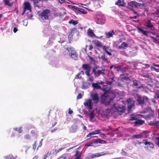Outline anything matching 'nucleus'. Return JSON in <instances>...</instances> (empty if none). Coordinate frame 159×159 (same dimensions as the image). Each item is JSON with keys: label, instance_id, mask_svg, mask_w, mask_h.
I'll list each match as a JSON object with an SVG mask.
<instances>
[{"label": "nucleus", "instance_id": "f257e3e1", "mask_svg": "<svg viewBox=\"0 0 159 159\" xmlns=\"http://www.w3.org/2000/svg\"><path fill=\"white\" fill-rule=\"evenodd\" d=\"M69 52L70 57L73 60H77L78 58V55L74 50V48L72 47H67L66 48Z\"/></svg>", "mask_w": 159, "mask_h": 159}, {"label": "nucleus", "instance_id": "f03ea898", "mask_svg": "<svg viewBox=\"0 0 159 159\" xmlns=\"http://www.w3.org/2000/svg\"><path fill=\"white\" fill-rule=\"evenodd\" d=\"M104 84V82L101 81L96 83H92V86L94 89H101L102 91H105L106 90L107 87Z\"/></svg>", "mask_w": 159, "mask_h": 159}, {"label": "nucleus", "instance_id": "7ed1b4c3", "mask_svg": "<svg viewBox=\"0 0 159 159\" xmlns=\"http://www.w3.org/2000/svg\"><path fill=\"white\" fill-rule=\"evenodd\" d=\"M110 93L108 92H106L101 95L102 101L103 102L104 104L107 106L110 105V102L113 100V99L111 98L109 101H107L106 100L109 97Z\"/></svg>", "mask_w": 159, "mask_h": 159}, {"label": "nucleus", "instance_id": "20e7f679", "mask_svg": "<svg viewBox=\"0 0 159 159\" xmlns=\"http://www.w3.org/2000/svg\"><path fill=\"white\" fill-rule=\"evenodd\" d=\"M99 67L98 66H94L93 68V70L92 73H93L95 76L96 77H98L100 76L101 74H104V69H102V70H100L99 68Z\"/></svg>", "mask_w": 159, "mask_h": 159}, {"label": "nucleus", "instance_id": "39448f33", "mask_svg": "<svg viewBox=\"0 0 159 159\" xmlns=\"http://www.w3.org/2000/svg\"><path fill=\"white\" fill-rule=\"evenodd\" d=\"M116 111V107L113 106L111 109H107L104 111V115L106 117H108L111 116L113 113L115 112Z\"/></svg>", "mask_w": 159, "mask_h": 159}, {"label": "nucleus", "instance_id": "423d86ee", "mask_svg": "<svg viewBox=\"0 0 159 159\" xmlns=\"http://www.w3.org/2000/svg\"><path fill=\"white\" fill-rule=\"evenodd\" d=\"M50 11L48 9L43 11L41 13V18L43 20H47L48 19L49 14L50 13Z\"/></svg>", "mask_w": 159, "mask_h": 159}, {"label": "nucleus", "instance_id": "0eeeda50", "mask_svg": "<svg viewBox=\"0 0 159 159\" xmlns=\"http://www.w3.org/2000/svg\"><path fill=\"white\" fill-rule=\"evenodd\" d=\"M24 11L22 15H23L25 13L26 10H28L30 12H32L31 6L29 2H25L23 4Z\"/></svg>", "mask_w": 159, "mask_h": 159}, {"label": "nucleus", "instance_id": "6e6552de", "mask_svg": "<svg viewBox=\"0 0 159 159\" xmlns=\"http://www.w3.org/2000/svg\"><path fill=\"white\" fill-rule=\"evenodd\" d=\"M137 98V101L139 105H143L145 103V101H147L148 100V98L145 96H138Z\"/></svg>", "mask_w": 159, "mask_h": 159}, {"label": "nucleus", "instance_id": "1a4fd4ad", "mask_svg": "<svg viewBox=\"0 0 159 159\" xmlns=\"http://www.w3.org/2000/svg\"><path fill=\"white\" fill-rule=\"evenodd\" d=\"M127 102L128 104V110L129 111L131 110L132 108L134 106L135 102L130 98L127 99Z\"/></svg>", "mask_w": 159, "mask_h": 159}, {"label": "nucleus", "instance_id": "9d476101", "mask_svg": "<svg viewBox=\"0 0 159 159\" xmlns=\"http://www.w3.org/2000/svg\"><path fill=\"white\" fill-rule=\"evenodd\" d=\"M103 50L106 52V53L109 56H111L112 55L111 52H112V50L109 49L107 46H103L102 47Z\"/></svg>", "mask_w": 159, "mask_h": 159}, {"label": "nucleus", "instance_id": "9b49d317", "mask_svg": "<svg viewBox=\"0 0 159 159\" xmlns=\"http://www.w3.org/2000/svg\"><path fill=\"white\" fill-rule=\"evenodd\" d=\"M148 133L146 132L145 133L144 135L143 136L142 134H139L134 135L132 136V138L133 139H140L142 138H146L147 137V134Z\"/></svg>", "mask_w": 159, "mask_h": 159}, {"label": "nucleus", "instance_id": "f8f14e48", "mask_svg": "<svg viewBox=\"0 0 159 159\" xmlns=\"http://www.w3.org/2000/svg\"><path fill=\"white\" fill-rule=\"evenodd\" d=\"M92 98L94 103H98L99 101V98L97 93H96L93 94L92 96Z\"/></svg>", "mask_w": 159, "mask_h": 159}, {"label": "nucleus", "instance_id": "ddd939ff", "mask_svg": "<svg viewBox=\"0 0 159 159\" xmlns=\"http://www.w3.org/2000/svg\"><path fill=\"white\" fill-rule=\"evenodd\" d=\"M84 104L89 109L91 110L92 109V100L91 99L87 100L84 103Z\"/></svg>", "mask_w": 159, "mask_h": 159}, {"label": "nucleus", "instance_id": "4468645a", "mask_svg": "<svg viewBox=\"0 0 159 159\" xmlns=\"http://www.w3.org/2000/svg\"><path fill=\"white\" fill-rule=\"evenodd\" d=\"M98 58L102 60V61L106 62L107 63L110 62V61L106 57L104 53L103 54L101 57H98Z\"/></svg>", "mask_w": 159, "mask_h": 159}, {"label": "nucleus", "instance_id": "2eb2a0df", "mask_svg": "<svg viewBox=\"0 0 159 159\" xmlns=\"http://www.w3.org/2000/svg\"><path fill=\"white\" fill-rule=\"evenodd\" d=\"M126 3L124 0H117V2L115 3V5L119 6H125Z\"/></svg>", "mask_w": 159, "mask_h": 159}, {"label": "nucleus", "instance_id": "dca6fc26", "mask_svg": "<svg viewBox=\"0 0 159 159\" xmlns=\"http://www.w3.org/2000/svg\"><path fill=\"white\" fill-rule=\"evenodd\" d=\"M12 0H3L4 4L8 6L11 7L14 4L13 2H11Z\"/></svg>", "mask_w": 159, "mask_h": 159}, {"label": "nucleus", "instance_id": "f3484780", "mask_svg": "<svg viewBox=\"0 0 159 159\" xmlns=\"http://www.w3.org/2000/svg\"><path fill=\"white\" fill-rule=\"evenodd\" d=\"M93 143L95 144H97L98 143L102 144H106L107 143V142L101 139H96L94 142Z\"/></svg>", "mask_w": 159, "mask_h": 159}, {"label": "nucleus", "instance_id": "a211bd4d", "mask_svg": "<svg viewBox=\"0 0 159 159\" xmlns=\"http://www.w3.org/2000/svg\"><path fill=\"white\" fill-rule=\"evenodd\" d=\"M87 34L89 37H93L94 36L96 37V35L94 33L93 31L90 28H89L88 30Z\"/></svg>", "mask_w": 159, "mask_h": 159}, {"label": "nucleus", "instance_id": "6ab92c4d", "mask_svg": "<svg viewBox=\"0 0 159 159\" xmlns=\"http://www.w3.org/2000/svg\"><path fill=\"white\" fill-rule=\"evenodd\" d=\"M92 42L97 47L102 48L103 46L102 43L98 40H93Z\"/></svg>", "mask_w": 159, "mask_h": 159}, {"label": "nucleus", "instance_id": "aec40b11", "mask_svg": "<svg viewBox=\"0 0 159 159\" xmlns=\"http://www.w3.org/2000/svg\"><path fill=\"white\" fill-rule=\"evenodd\" d=\"M106 37L107 38H109L112 36L113 35L115 34V32L113 30L108 32V33H105Z\"/></svg>", "mask_w": 159, "mask_h": 159}, {"label": "nucleus", "instance_id": "412c9836", "mask_svg": "<svg viewBox=\"0 0 159 159\" xmlns=\"http://www.w3.org/2000/svg\"><path fill=\"white\" fill-rule=\"evenodd\" d=\"M116 111L120 115H121L125 111L124 107L122 108L119 107L117 109L116 108Z\"/></svg>", "mask_w": 159, "mask_h": 159}, {"label": "nucleus", "instance_id": "4be33fe9", "mask_svg": "<svg viewBox=\"0 0 159 159\" xmlns=\"http://www.w3.org/2000/svg\"><path fill=\"white\" fill-rule=\"evenodd\" d=\"M82 68L85 70H90L91 67L88 64H83L82 66Z\"/></svg>", "mask_w": 159, "mask_h": 159}, {"label": "nucleus", "instance_id": "5701e85b", "mask_svg": "<svg viewBox=\"0 0 159 159\" xmlns=\"http://www.w3.org/2000/svg\"><path fill=\"white\" fill-rule=\"evenodd\" d=\"M137 29L140 32L142 33L143 35L147 37L148 36V35L147 34L148 33V32L147 31L144 30L140 28H138Z\"/></svg>", "mask_w": 159, "mask_h": 159}, {"label": "nucleus", "instance_id": "b1692460", "mask_svg": "<svg viewBox=\"0 0 159 159\" xmlns=\"http://www.w3.org/2000/svg\"><path fill=\"white\" fill-rule=\"evenodd\" d=\"M143 141L145 142H144V143L146 145H148V147L150 148H153V144L152 143L148 142L145 140H143Z\"/></svg>", "mask_w": 159, "mask_h": 159}, {"label": "nucleus", "instance_id": "393cba45", "mask_svg": "<svg viewBox=\"0 0 159 159\" xmlns=\"http://www.w3.org/2000/svg\"><path fill=\"white\" fill-rule=\"evenodd\" d=\"M81 152L78 151H76L75 155V159H81Z\"/></svg>", "mask_w": 159, "mask_h": 159}, {"label": "nucleus", "instance_id": "a878e982", "mask_svg": "<svg viewBox=\"0 0 159 159\" xmlns=\"http://www.w3.org/2000/svg\"><path fill=\"white\" fill-rule=\"evenodd\" d=\"M128 47L127 44L125 42H123L120 46H118V48L120 49L122 48L125 49Z\"/></svg>", "mask_w": 159, "mask_h": 159}, {"label": "nucleus", "instance_id": "bb28decb", "mask_svg": "<svg viewBox=\"0 0 159 159\" xmlns=\"http://www.w3.org/2000/svg\"><path fill=\"white\" fill-rule=\"evenodd\" d=\"M144 123V121L142 120H136L134 123L135 125H141L143 124Z\"/></svg>", "mask_w": 159, "mask_h": 159}, {"label": "nucleus", "instance_id": "cd10ccee", "mask_svg": "<svg viewBox=\"0 0 159 159\" xmlns=\"http://www.w3.org/2000/svg\"><path fill=\"white\" fill-rule=\"evenodd\" d=\"M77 9H78V11H76V13L77 14L78 13H79L80 12H79L80 11V12H81V13L83 14H86L87 13V11H85V10L80 8H77Z\"/></svg>", "mask_w": 159, "mask_h": 159}, {"label": "nucleus", "instance_id": "c85d7f7f", "mask_svg": "<svg viewBox=\"0 0 159 159\" xmlns=\"http://www.w3.org/2000/svg\"><path fill=\"white\" fill-rule=\"evenodd\" d=\"M77 129H78L77 126L75 124H74L71 126V132H72L73 133H74L75 132H76Z\"/></svg>", "mask_w": 159, "mask_h": 159}, {"label": "nucleus", "instance_id": "c756f323", "mask_svg": "<svg viewBox=\"0 0 159 159\" xmlns=\"http://www.w3.org/2000/svg\"><path fill=\"white\" fill-rule=\"evenodd\" d=\"M33 2L34 5V7H38L39 6V2L41 1V0H31Z\"/></svg>", "mask_w": 159, "mask_h": 159}, {"label": "nucleus", "instance_id": "7c9ffc66", "mask_svg": "<svg viewBox=\"0 0 159 159\" xmlns=\"http://www.w3.org/2000/svg\"><path fill=\"white\" fill-rule=\"evenodd\" d=\"M134 2L133 3L134 5V7H140L141 6H143L144 4H143L140 3L136 2L134 1Z\"/></svg>", "mask_w": 159, "mask_h": 159}, {"label": "nucleus", "instance_id": "2f4dec72", "mask_svg": "<svg viewBox=\"0 0 159 159\" xmlns=\"http://www.w3.org/2000/svg\"><path fill=\"white\" fill-rule=\"evenodd\" d=\"M134 2V1H131L128 3L127 8L128 9L133 8V7H134V4H133Z\"/></svg>", "mask_w": 159, "mask_h": 159}, {"label": "nucleus", "instance_id": "473e14b6", "mask_svg": "<svg viewBox=\"0 0 159 159\" xmlns=\"http://www.w3.org/2000/svg\"><path fill=\"white\" fill-rule=\"evenodd\" d=\"M79 21L78 20H75L73 19H72L70 21H69V23L70 24H73L74 25H75L78 24Z\"/></svg>", "mask_w": 159, "mask_h": 159}, {"label": "nucleus", "instance_id": "72a5a7b5", "mask_svg": "<svg viewBox=\"0 0 159 159\" xmlns=\"http://www.w3.org/2000/svg\"><path fill=\"white\" fill-rule=\"evenodd\" d=\"M137 119L136 116L133 114L130 115L129 117V120H136Z\"/></svg>", "mask_w": 159, "mask_h": 159}, {"label": "nucleus", "instance_id": "f704fd0d", "mask_svg": "<svg viewBox=\"0 0 159 159\" xmlns=\"http://www.w3.org/2000/svg\"><path fill=\"white\" fill-rule=\"evenodd\" d=\"M146 26L148 28H152L154 27V25L151 23V21L150 20H148V22L147 23Z\"/></svg>", "mask_w": 159, "mask_h": 159}, {"label": "nucleus", "instance_id": "c9c22d12", "mask_svg": "<svg viewBox=\"0 0 159 159\" xmlns=\"http://www.w3.org/2000/svg\"><path fill=\"white\" fill-rule=\"evenodd\" d=\"M77 28H76L74 27L71 30L69 33L71 34H72V35H73L74 34L77 32Z\"/></svg>", "mask_w": 159, "mask_h": 159}, {"label": "nucleus", "instance_id": "e433bc0d", "mask_svg": "<svg viewBox=\"0 0 159 159\" xmlns=\"http://www.w3.org/2000/svg\"><path fill=\"white\" fill-rule=\"evenodd\" d=\"M149 37L150 38L152 39L153 40V41L154 42L157 43H159V40L156 38L151 36H150Z\"/></svg>", "mask_w": 159, "mask_h": 159}, {"label": "nucleus", "instance_id": "4c0bfd02", "mask_svg": "<svg viewBox=\"0 0 159 159\" xmlns=\"http://www.w3.org/2000/svg\"><path fill=\"white\" fill-rule=\"evenodd\" d=\"M99 157L104 156L108 154V151L103 152H99Z\"/></svg>", "mask_w": 159, "mask_h": 159}, {"label": "nucleus", "instance_id": "58836bf2", "mask_svg": "<svg viewBox=\"0 0 159 159\" xmlns=\"http://www.w3.org/2000/svg\"><path fill=\"white\" fill-rule=\"evenodd\" d=\"M141 76L144 78H148L150 80H152V78L148 74H146V75L142 74L141 75Z\"/></svg>", "mask_w": 159, "mask_h": 159}, {"label": "nucleus", "instance_id": "ea45409f", "mask_svg": "<svg viewBox=\"0 0 159 159\" xmlns=\"http://www.w3.org/2000/svg\"><path fill=\"white\" fill-rule=\"evenodd\" d=\"M14 129L16 131L18 132V133H20L22 132V128L21 127L20 128H16Z\"/></svg>", "mask_w": 159, "mask_h": 159}, {"label": "nucleus", "instance_id": "a19ab883", "mask_svg": "<svg viewBox=\"0 0 159 159\" xmlns=\"http://www.w3.org/2000/svg\"><path fill=\"white\" fill-rule=\"evenodd\" d=\"M101 130H96L95 131H94L92 132V134L93 135V134H100L101 132Z\"/></svg>", "mask_w": 159, "mask_h": 159}, {"label": "nucleus", "instance_id": "79ce46f5", "mask_svg": "<svg viewBox=\"0 0 159 159\" xmlns=\"http://www.w3.org/2000/svg\"><path fill=\"white\" fill-rule=\"evenodd\" d=\"M73 35L69 33V34L68 36V39L69 43H70L72 39V37Z\"/></svg>", "mask_w": 159, "mask_h": 159}, {"label": "nucleus", "instance_id": "37998d69", "mask_svg": "<svg viewBox=\"0 0 159 159\" xmlns=\"http://www.w3.org/2000/svg\"><path fill=\"white\" fill-rule=\"evenodd\" d=\"M128 70V69L127 67H125L123 68H121V71L122 73H124L125 72H126Z\"/></svg>", "mask_w": 159, "mask_h": 159}, {"label": "nucleus", "instance_id": "c03bdc74", "mask_svg": "<svg viewBox=\"0 0 159 159\" xmlns=\"http://www.w3.org/2000/svg\"><path fill=\"white\" fill-rule=\"evenodd\" d=\"M143 142H139L138 141L136 142H135L134 143V145L136 147H138V145H140L141 144H142Z\"/></svg>", "mask_w": 159, "mask_h": 159}, {"label": "nucleus", "instance_id": "a18cd8bd", "mask_svg": "<svg viewBox=\"0 0 159 159\" xmlns=\"http://www.w3.org/2000/svg\"><path fill=\"white\" fill-rule=\"evenodd\" d=\"M89 116L90 120H92L93 119L94 116L93 112H92L90 113L89 114Z\"/></svg>", "mask_w": 159, "mask_h": 159}, {"label": "nucleus", "instance_id": "49530a36", "mask_svg": "<svg viewBox=\"0 0 159 159\" xmlns=\"http://www.w3.org/2000/svg\"><path fill=\"white\" fill-rule=\"evenodd\" d=\"M143 88V89H148V87L145 86L144 84H142L140 86L137 87L138 89Z\"/></svg>", "mask_w": 159, "mask_h": 159}, {"label": "nucleus", "instance_id": "de8ad7c7", "mask_svg": "<svg viewBox=\"0 0 159 159\" xmlns=\"http://www.w3.org/2000/svg\"><path fill=\"white\" fill-rule=\"evenodd\" d=\"M31 136L29 134H26L24 136V139H30Z\"/></svg>", "mask_w": 159, "mask_h": 159}, {"label": "nucleus", "instance_id": "09e8293b", "mask_svg": "<svg viewBox=\"0 0 159 159\" xmlns=\"http://www.w3.org/2000/svg\"><path fill=\"white\" fill-rule=\"evenodd\" d=\"M150 68H151V70H154L157 72H159V70L157 69L156 68H155L154 67L152 66L150 67Z\"/></svg>", "mask_w": 159, "mask_h": 159}, {"label": "nucleus", "instance_id": "8fccbe9b", "mask_svg": "<svg viewBox=\"0 0 159 159\" xmlns=\"http://www.w3.org/2000/svg\"><path fill=\"white\" fill-rule=\"evenodd\" d=\"M82 78V76L80 75V74L78 73L75 76V78L76 79H80Z\"/></svg>", "mask_w": 159, "mask_h": 159}, {"label": "nucleus", "instance_id": "3c124183", "mask_svg": "<svg viewBox=\"0 0 159 159\" xmlns=\"http://www.w3.org/2000/svg\"><path fill=\"white\" fill-rule=\"evenodd\" d=\"M133 85L135 87L138 85V81L137 80H134L133 81Z\"/></svg>", "mask_w": 159, "mask_h": 159}, {"label": "nucleus", "instance_id": "603ef678", "mask_svg": "<svg viewBox=\"0 0 159 159\" xmlns=\"http://www.w3.org/2000/svg\"><path fill=\"white\" fill-rule=\"evenodd\" d=\"M37 142V141H35L34 142V143L33 145V148L34 150H35L36 148V144Z\"/></svg>", "mask_w": 159, "mask_h": 159}, {"label": "nucleus", "instance_id": "864d4df0", "mask_svg": "<svg viewBox=\"0 0 159 159\" xmlns=\"http://www.w3.org/2000/svg\"><path fill=\"white\" fill-rule=\"evenodd\" d=\"M89 77L88 80L90 82H92L93 81L94 78L93 76H90Z\"/></svg>", "mask_w": 159, "mask_h": 159}, {"label": "nucleus", "instance_id": "5fc2aeb1", "mask_svg": "<svg viewBox=\"0 0 159 159\" xmlns=\"http://www.w3.org/2000/svg\"><path fill=\"white\" fill-rule=\"evenodd\" d=\"M30 133L33 136H34L36 133V131L34 130H33L31 131Z\"/></svg>", "mask_w": 159, "mask_h": 159}, {"label": "nucleus", "instance_id": "6e6d98bb", "mask_svg": "<svg viewBox=\"0 0 159 159\" xmlns=\"http://www.w3.org/2000/svg\"><path fill=\"white\" fill-rule=\"evenodd\" d=\"M118 42H114L113 44V47H117L118 45Z\"/></svg>", "mask_w": 159, "mask_h": 159}, {"label": "nucleus", "instance_id": "4d7b16f0", "mask_svg": "<svg viewBox=\"0 0 159 159\" xmlns=\"http://www.w3.org/2000/svg\"><path fill=\"white\" fill-rule=\"evenodd\" d=\"M90 70H87L85 72V74L88 76L89 77L90 76Z\"/></svg>", "mask_w": 159, "mask_h": 159}, {"label": "nucleus", "instance_id": "13d9d810", "mask_svg": "<svg viewBox=\"0 0 159 159\" xmlns=\"http://www.w3.org/2000/svg\"><path fill=\"white\" fill-rule=\"evenodd\" d=\"M68 7H71L74 9H75L77 11H78V9H77V8H79V7H75V6H71V5H68Z\"/></svg>", "mask_w": 159, "mask_h": 159}, {"label": "nucleus", "instance_id": "bf43d9fd", "mask_svg": "<svg viewBox=\"0 0 159 159\" xmlns=\"http://www.w3.org/2000/svg\"><path fill=\"white\" fill-rule=\"evenodd\" d=\"M116 69V70L117 71H121V66L118 65V66H117V68Z\"/></svg>", "mask_w": 159, "mask_h": 159}, {"label": "nucleus", "instance_id": "052dcab7", "mask_svg": "<svg viewBox=\"0 0 159 159\" xmlns=\"http://www.w3.org/2000/svg\"><path fill=\"white\" fill-rule=\"evenodd\" d=\"M50 153H49V152H48L44 156V158L43 159H46L47 157L50 155Z\"/></svg>", "mask_w": 159, "mask_h": 159}, {"label": "nucleus", "instance_id": "680f3d73", "mask_svg": "<svg viewBox=\"0 0 159 159\" xmlns=\"http://www.w3.org/2000/svg\"><path fill=\"white\" fill-rule=\"evenodd\" d=\"M43 141V139H42L40 142V143H39V146H38V148H37V149L38 150L39 148L41 146H42V141Z\"/></svg>", "mask_w": 159, "mask_h": 159}, {"label": "nucleus", "instance_id": "e2e57ef3", "mask_svg": "<svg viewBox=\"0 0 159 159\" xmlns=\"http://www.w3.org/2000/svg\"><path fill=\"white\" fill-rule=\"evenodd\" d=\"M82 97V95L81 93H79L77 96V99H80Z\"/></svg>", "mask_w": 159, "mask_h": 159}, {"label": "nucleus", "instance_id": "0e129e2a", "mask_svg": "<svg viewBox=\"0 0 159 159\" xmlns=\"http://www.w3.org/2000/svg\"><path fill=\"white\" fill-rule=\"evenodd\" d=\"M131 11H133V12L135 14H138L137 12L133 8L129 9Z\"/></svg>", "mask_w": 159, "mask_h": 159}, {"label": "nucleus", "instance_id": "69168bd1", "mask_svg": "<svg viewBox=\"0 0 159 159\" xmlns=\"http://www.w3.org/2000/svg\"><path fill=\"white\" fill-rule=\"evenodd\" d=\"M150 125H155V121H151L149 123Z\"/></svg>", "mask_w": 159, "mask_h": 159}, {"label": "nucleus", "instance_id": "338daca9", "mask_svg": "<svg viewBox=\"0 0 159 159\" xmlns=\"http://www.w3.org/2000/svg\"><path fill=\"white\" fill-rule=\"evenodd\" d=\"M60 158H62L63 159H67L66 157V156H65L64 155H62L60 157Z\"/></svg>", "mask_w": 159, "mask_h": 159}, {"label": "nucleus", "instance_id": "774afa93", "mask_svg": "<svg viewBox=\"0 0 159 159\" xmlns=\"http://www.w3.org/2000/svg\"><path fill=\"white\" fill-rule=\"evenodd\" d=\"M100 136L103 139H105L106 137V136L104 134H101L100 135Z\"/></svg>", "mask_w": 159, "mask_h": 159}]
</instances>
